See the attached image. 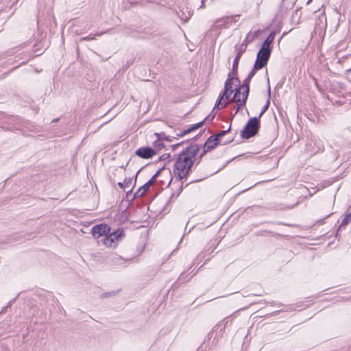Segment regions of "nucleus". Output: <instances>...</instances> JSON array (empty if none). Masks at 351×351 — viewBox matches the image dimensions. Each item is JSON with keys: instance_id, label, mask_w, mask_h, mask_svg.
<instances>
[{"instance_id": "obj_1", "label": "nucleus", "mask_w": 351, "mask_h": 351, "mask_svg": "<svg viewBox=\"0 0 351 351\" xmlns=\"http://www.w3.org/2000/svg\"><path fill=\"white\" fill-rule=\"evenodd\" d=\"M199 147L197 145H192L184 150L176 159L174 164L173 173L179 180L186 178L190 172L199 153Z\"/></svg>"}, {"instance_id": "obj_2", "label": "nucleus", "mask_w": 351, "mask_h": 351, "mask_svg": "<svg viewBox=\"0 0 351 351\" xmlns=\"http://www.w3.org/2000/svg\"><path fill=\"white\" fill-rule=\"evenodd\" d=\"M260 123L258 118H251L246 123L243 130L241 131V137L243 138L248 139L255 136L258 131Z\"/></svg>"}, {"instance_id": "obj_3", "label": "nucleus", "mask_w": 351, "mask_h": 351, "mask_svg": "<svg viewBox=\"0 0 351 351\" xmlns=\"http://www.w3.org/2000/svg\"><path fill=\"white\" fill-rule=\"evenodd\" d=\"M123 231L122 230H117L113 232L108 233L103 239L104 244L108 247H114L120 239L122 238Z\"/></svg>"}, {"instance_id": "obj_4", "label": "nucleus", "mask_w": 351, "mask_h": 351, "mask_svg": "<svg viewBox=\"0 0 351 351\" xmlns=\"http://www.w3.org/2000/svg\"><path fill=\"white\" fill-rule=\"evenodd\" d=\"M271 49L261 47L257 53L255 69H262L268 62L271 54Z\"/></svg>"}, {"instance_id": "obj_5", "label": "nucleus", "mask_w": 351, "mask_h": 351, "mask_svg": "<svg viewBox=\"0 0 351 351\" xmlns=\"http://www.w3.org/2000/svg\"><path fill=\"white\" fill-rule=\"evenodd\" d=\"M233 92H230L228 90V86H225L223 93L222 95L219 97V99L217 101L215 107L217 108L218 110H221L225 108L228 104V99L230 97L231 94Z\"/></svg>"}, {"instance_id": "obj_6", "label": "nucleus", "mask_w": 351, "mask_h": 351, "mask_svg": "<svg viewBox=\"0 0 351 351\" xmlns=\"http://www.w3.org/2000/svg\"><path fill=\"white\" fill-rule=\"evenodd\" d=\"M233 92H230L228 90V86H225L223 93L222 95L219 97V99L217 101L215 107L217 108L218 110H221L225 108L228 104V99L230 97L231 94Z\"/></svg>"}, {"instance_id": "obj_7", "label": "nucleus", "mask_w": 351, "mask_h": 351, "mask_svg": "<svg viewBox=\"0 0 351 351\" xmlns=\"http://www.w3.org/2000/svg\"><path fill=\"white\" fill-rule=\"evenodd\" d=\"M110 229L108 225L101 223L94 226L92 228V234L95 239H98L101 236H106L107 234L110 233Z\"/></svg>"}, {"instance_id": "obj_8", "label": "nucleus", "mask_w": 351, "mask_h": 351, "mask_svg": "<svg viewBox=\"0 0 351 351\" xmlns=\"http://www.w3.org/2000/svg\"><path fill=\"white\" fill-rule=\"evenodd\" d=\"M246 47H247L246 43H245V44L242 43L239 47H236V50L237 51V53L234 60L233 65H232V73L233 75L237 74L239 60H240L242 54L243 53V52L245 51Z\"/></svg>"}, {"instance_id": "obj_9", "label": "nucleus", "mask_w": 351, "mask_h": 351, "mask_svg": "<svg viewBox=\"0 0 351 351\" xmlns=\"http://www.w3.org/2000/svg\"><path fill=\"white\" fill-rule=\"evenodd\" d=\"M218 144L221 145V143L217 140V138H215L214 136L209 137L204 143V149L199 158H202L206 152L214 149Z\"/></svg>"}, {"instance_id": "obj_10", "label": "nucleus", "mask_w": 351, "mask_h": 351, "mask_svg": "<svg viewBox=\"0 0 351 351\" xmlns=\"http://www.w3.org/2000/svg\"><path fill=\"white\" fill-rule=\"evenodd\" d=\"M135 153L140 158L145 159L151 158L156 154L155 150L148 147H140L136 151Z\"/></svg>"}, {"instance_id": "obj_11", "label": "nucleus", "mask_w": 351, "mask_h": 351, "mask_svg": "<svg viewBox=\"0 0 351 351\" xmlns=\"http://www.w3.org/2000/svg\"><path fill=\"white\" fill-rule=\"evenodd\" d=\"M240 81L237 77H234V76H231L230 74L228 75V77L225 82V86H228V90L230 92H233V86H235L236 88L239 86Z\"/></svg>"}, {"instance_id": "obj_12", "label": "nucleus", "mask_w": 351, "mask_h": 351, "mask_svg": "<svg viewBox=\"0 0 351 351\" xmlns=\"http://www.w3.org/2000/svg\"><path fill=\"white\" fill-rule=\"evenodd\" d=\"M250 80H251V78L247 77L245 79V80L243 81L242 86H241V88H245L244 92L242 93L241 105H245V104L246 99L247 98L248 93H249V84H250Z\"/></svg>"}, {"instance_id": "obj_13", "label": "nucleus", "mask_w": 351, "mask_h": 351, "mask_svg": "<svg viewBox=\"0 0 351 351\" xmlns=\"http://www.w3.org/2000/svg\"><path fill=\"white\" fill-rule=\"evenodd\" d=\"M241 87L235 88V93L233 95V98L231 100L232 101L237 103L238 107L236 110V113L239 110L240 107L243 106L241 105L242 98H241V96H242V95L241 94Z\"/></svg>"}, {"instance_id": "obj_14", "label": "nucleus", "mask_w": 351, "mask_h": 351, "mask_svg": "<svg viewBox=\"0 0 351 351\" xmlns=\"http://www.w3.org/2000/svg\"><path fill=\"white\" fill-rule=\"evenodd\" d=\"M232 21V18L226 16L223 18L219 19L216 21V24H217L218 27H229V23Z\"/></svg>"}, {"instance_id": "obj_15", "label": "nucleus", "mask_w": 351, "mask_h": 351, "mask_svg": "<svg viewBox=\"0 0 351 351\" xmlns=\"http://www.w3.org/2000/svg\"><path fill=\"white\" fill-rule=\"evenodd\" d=\"M230 130V126H229V128L227 130H223L220 132L217 135L214 136L215 138H217V140L221 143V145H226L228 143H230L232 139L229 138L226 141L222 140V137H223Z\"/></svg>"}, {"instance_id": "obj_16", "label": "nucleus", "mask_w": 351, "mask_h": 351, "mask_svg": "<svg viewBox=\"0 0 351 351\" xmlns=\"http://www.w3.org/2000/svg\"><path fill=\"white\" fill-rule=\"evenodd\" d=\"M276 33L274 32H272L270 33V34L268 36V37L265 39V40L262 44L261 47L266 48V49H270L269 46L273 43L274 38H275Z\"/></svg>"}, {"instance_id": "obj_17", "label": "nucleus", "mask_w": 351, "mask_h": 351, "mask_svg": "<svg viewBox=\"0 0 351 351\" xmlns=\"http://www.w3.org/2000/svg\"><path fill=\"white\" fill-rule=\"evenodd\" d=\"M149 187L150 186L147 183H145L138 189V191L134 194V197L136 198L142 197L149 189Z\"/></svg>"}, {"instance_id": "obj_18", "label": "nucleus", "mask_w": 351, "mask_h": 351, "mask_svg": "<svg viewBox=\"0 0 351 351\" xmlns=\"http://www.w3.org/2000/svg\"><path fill=\"white\" fill-rule=\"evenodd\" d=\"M202 124H203V121H201V122H199L198 123H196V124L193 125L189 129L182 131L180 132V136H183L186 135V134L189 133L190 132L200 128L202 125Z\"/></svg>"}, {"instance_id": "obj_19", "label": "nucleus", "mask_w": 351, "mask_h": 351, "mask_svg": "<svg viewBox=\"0 0 351 351\" xmlns=\"http://www.w3.org/2000/svg\"><path fill=\"white\" fill-rule=\"evenodd\" d=\"M350 221H351V213H348L343 219V220L341 223V225H340V228L348 225Z\"/></svg>"}, {"instance_id": "obj_20", "label": "nucleus", "mask_w": 351, "mask_h": 351, "mask_svg": "<svg viewBox=\"0 0 351 351\" xmlns=\"http://www.w3.org/2000/svg\"><path fill=\"white\" fill-rule=\"evenodd\" d=\"M133 180L132 178H125L124 180V184L126 188H130L132 185Z\"/></svg>"}, {"instance_id": "obj_21", "label": "nucleus", "mask_w": 351, "mask_h": 351, "mask_svg": "<svg viewBox=\"0 0 351 351\" xmlns=\"http://www.w3.org/2000/svg\"><path fill=\"white\" fill-rule=\"evenodd\" d=\"M259 69H255V64H254L253 69L250 72L247 77L252 79L254 77V75H255L256 71L259 70Z\"/></svg>"}, {"instance_id": "obj_22", "label": "nucleus", "mask_w": 351, "mask_h": 351, "mask_svg": "<svg viewBox=\"0 0 351 351\" xmlns=\"http://www.w3.org/2000/svg\"><path fill=\"white\" fill-rule=\"evenodd\" d=\"M157 175L158 173H156L148 182H146L149 186L154 183Z\"/></svg>"}, {"instance_id": "obj_23", "label": "nucleus", "mask_w": 351, "mask_h": 351, "mask_svg": "<svg viewBox=\"0 0 351 351\" xmlns=\"http://www.w3.org/2000/svg\"><path fill=\"white\" fill-rule=\"evenodd\" d=\"M118 185L121 188V189H125L126 187L125 186V184H124V182H119L118 183Z\"/></svg>"}, {"instance_id": "obj_24", "label": "nucleus", "mask_w": 351, "mask_h": 351, "mask_svg": "<svg viewBox=\"0 0 351 351\" xmlns=\"http://www.w3.org/2000/svg\"><path fill=\"white\" fill-rule=\"evenodd\" d=\"M93 38H94L93 37H90V36H88L87 37L82 38L81 40H91Z\"/></svg>"}, {"instance_id": "obj_25", "label": "nucleus", "mask_w": 351, "mask_h": 351, "mask_svg": "<svg viewBox=\"0 0 351 351\" xmlns=\"http://www.w3.org/2000/svg\"><path fill=\"white\" fill-rule=\"evenodd\" d=\"M269 101H268L267 104L263 108V112H265L267 110L268 106H269Z\"/></svg>"}, {"instance_id": "obj_26", "label": "nucleus", "mask_w": 351, "mask_h": 351, "mask_svg": "<svg viewBox=\"0 0 351 351\" xmlns=\"http://www.w3.org/2000/svg\"><path fill=\"white\" fill-rule=\"evenodd\" d=\"M169 157H170V154H164L162 156L163 159L168 158Z\"/></svg>"}, {"instance_id": "obj_27", "label": "nucleus", "mask_w": 351, "mask_h": 351, "mask_svg": "<svg viewBox=\"0 0 351 351\" xmlns=\"http://www.w3.org/2000/svg\"><path fill=\"white\" fill-rule=\"evenodd\" d=\"M265 113V112H263V110H262L259 114V116H258V119L261 118L262 117V115Z\"/></svg>"}, {"instance_id": "obj_28", "label": "nucleus", "mask_w": 351, "mask_h": 351, "mask_svg": "<svg viewBox=\"0 0 351 351\" xmlns=\"http://www.w3.org/2000/svg\"><path fill=\"white\" fill-rule=\"evenodd\" d=\"M179 145H180V143H177V144H176V145H173V149H174L176 147H178Z\"/></svg>"}, {"instance_id": "obj_29", "label": "nucleus", "mask_w": 351, "mask_h": 351, "mask_svg": "<svg viewBox=\"0 0 351 351\" xmlns=\"http://www.w3.org/2000/svg\"><path fill=\"white\" fill-rule=\"evenodd\" d=\"M204 1L205 0L202 1V5H201L202 8H203L204 6Z\"/></svg>"}, {"instance_id": "obj_30", "label": "nucleus", "mask_w": 351, "mask_h": 351, "mask_svg": "<svg viewBox=\"0 0 351 351\" xmlns=\"http://www.w3.org/2000/svg\"><path fill=\"white\" fill-rule=\"evenodd\" d=\"M111 295H112V293H106L104 296H105V297H108V296H110Z\"/></svg>"}, {"instance_id": "obj_31", "label": "nucleus", "mask_w": 351, "mask_h": 351, "mask_svg": "<svg viewBox=\"0 0 351 351\" xmlns=\"http://www.w3.org/2000/svg\"><path fill=\"white\" fill-rule=\"evenodd\" d=\"M268 90H269V93H270V87L269 86V88H268Z\"/></svg>"}]
</instances>
